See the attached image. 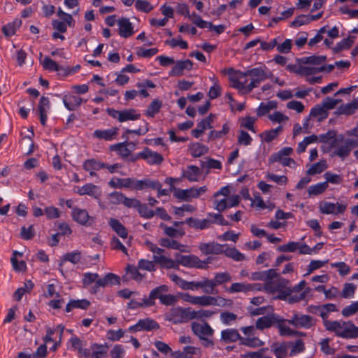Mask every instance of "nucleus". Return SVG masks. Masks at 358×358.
<instances>
[{
  "label": "nucleus",
  "mask_w": 358,
  "mask_h": 358,
  "mask_svg": "<svg viewBox=\"0 0 358 358\" xmlns=\"http://www.w3.org/2000/svg\"><path fill=\"white\" fill-rule=\"evenodd\" d=\"M326 330L334 332L338 337L343 338H358V327H356L352 322L335 320L333 322H325Z\"/></svg>",
  "instance_id": "obj_1"
},
{
  "label": "nucleus",
  "mask_w": 358,
  "mask_h": 358,
  "mask_svg": "<svg viewBox=\"0 0 358 358\" xmlns=\"http://www.w3.org/2000/svg\"><path fill=\"white\" fill-rule=\"evenodd\" d=\"M246 75H249L251 80L248 83L249 90L257 87L261 83L273 76L272 72L265 65L246 71Z\"/></svg>",
  "instance_id": "obj_2"
},
{
  "label": "nucleus",
  "mask_w": 358,
  "mask_h": 358,
  "mask_svg": "<svg viewBox=\"0 0 358 358\" xmlns=\"http://www.w3.org/2000/svg\"><path fill=\"white\" fill-rule=\"evenodd\" d=\"M164 319L174 324L187 323L191 320V308L173 307L164 314Z\"/></svg>",
  "instance_id": "obj_3"
},
{
  "label": "nucleus",
  "mask_w": 358,
  "mask_h": 358,
  "mask_svg": "<svg viewBox=\"0 0 358 358\" xmlns=\"http://www.w3.org/2000/svg\"><path fill=\"white\" fill-rule=\"evenodd\" d=\"M176 257H178V266L182 265L185 267L200 269L206 268L207 265L211 262L212 259L210 257H208L205 261H202L198 257L193 255H182L176 254Z\"/></svg>",
  "instance_id": "obj_4"
},
{
  "label": "nucleus",
  "mask_w": 358,
  "mask_h": 358,
  "mask_svg": "<svg viewBox=\"0 0 358 358\" xmlns=\"http://www.w3.org/2000/svg\"><path fill=\"white\" fill-rule=\"evenodd\" d=\"M241 330L246 337L241 336V344L251 348L260 347L264 343L256 335V327L248 326L241 327Z\"/></svg>",
  "instance_id": "obj_5"
},
{
  "label": "nucleus",
  "mask_w": 358,
  "mask_h": 358,
  "mask_svg": "<svg viewBox=\"0 0 358 358\" xmlns=\"http://www.w3.org/2000/svg\"><path fill=\"white\" fill-rule=\"evenodd\" d=\"M317 320L308 315L294 313L287 322L296 328L310 329L315 326Z\"/></svg>",
  "instance_id": "obj_6"
},
{
  "label": "nucleus",
  "mask_w": 358,
  "mask_h": 358,
  "mask_svg": "<svg viewBox=\"0 0 358 358\" xmlns=\"http://www.w3.org/2000/svg\"><path fill=\"white\" fill-rule=\"evenodd\" d=\"M120 284V277L114 273H108L101 278H98L96 283L90 287V292L91 294H95L99 292L100 287H106L107 286Z\"/></svg>",
  "instance_id": "obj_7"
},
{
  "label": "nucleus",
  "mask_w": 358,
  "mask_h": 358,
  "mask_svg": "<svg viewBox=\"0 0 358 358\" xmlns=\"http://www.w3.org/2000/svg\"><path fill=\"white\" fill-rule=\"evenodd\" d=\"M347 206L339 203H331L329 201H321L319 203V210L320 213L325 215H338L343 213L346 210Z\"/></svg>",
  "instance_id": "obj_8"
},
{
  "label": "nucleus",
  "mask_w": 358,
  "mask_h": 358,
  "mask_svg": "<svg viewBox=\"0 0 358 358\" xmlns=\"http://www.w3.org/2000/svg\"><path fill=\"white\" fill-rule=\"evenodd\" d=\"M135 149L136 143L127 141L110 146V150L117 152V155L124 160L127 159Z\"/></svg>",
  "instance_id": "obj_9"
},
{
  "label": "nucleus",
  "mask_w": 358,
  "mask_h": 358,
  "mask_svg": "<svg viewBox=\"0 0 358 358\" xmlns=\"http://www.w3.org/2000/svg\"><path fill=\"white\" fill-rule=\"evenodd\" d=\"M71 216L76 222L83 226H91L94 222V218L90 216L85 209L73 208Z\"/></svg>",
  "instance_id": "obj_10"
},
{
  "label": "nucleus",
  "mask_w": 358,
  "mask_h": 358,
  "mask_svg": "<svg viewBox=\"0 0 358 358\" xmlns=\"http://www.w3.org/2000/svg\"><path fill=\"white\" fill-rule=\"evenodd\" d=\"M159 328V325L155 320L151 318H145L139 320L136 324L131 326L129 328V331L131 332L143 330L152 331L158 329Z\"/></svg>",
  "instance_id": "obj_11"
},
{
  "label": "nucleus",
  "mask_w": 358,
  "mask_h": 358,
  "mask_svg": "<svg viewBox=\"0 0 358 358\" xmlns=\"http://www.w3.org/2000/svg\"><path fill=\"white\" fill-rule=\"evenodd\" d=\"M191 329L194 334L201 338L206 336H213L214 330L207 322L199 323L192 322L191 324Z\"/></svg>",
  "instance_id": "obj_12"
},
{
  "label": "nucleus",
  "mask_w": 358,
  "mask_h": 358,
  "mask_svg": "<svg viewBox=\"0 0 358 358\" xmlns=\"http://www.w3.org/2000/svg\"><path fill=\"white\" fill-rule=\"evenodd\" d=\"M118 34L122 38H129L134 34V27L128 18L121 17L117 21Z\"/></svg>",
  "instance_id": "obj_13"
},
{
  "label": "nucleus",
  "mask_w": 358,
  "mask_h": 358,
  "mask_svg": "<svg viewBox=\"0 0 358 358\" xmlns=\"http://www.w3.org/2000/svg\"><path fill=\"white\" fill-rule=\"evenodd\" d=\"M226 245L219 244L215 242L202 243L199 245V248L204 255H220L222 254Z\"/></svg>",
  "instance_id": "obj_14"
},
{
  "label": "nucleus",
  "mask_w": 358,
  "mask_h": 358,
  "mask_svg": "<svg viewBox=\"0 0 358 358\" xmlns=\"http://www.w3.org/2000/svg\"><path fill=\"white\" fill-rule=\"evenodd\" d=\"M193 63L189 59L179 60L175 62L169 72L170 76H181L184 74L185 70H191L192 69Z\"/></svg>",
  "instance_id": "obj_15"
},
{
  "label": "nucleus",
  "mask_w": 358,
  "mask_h": 358,
  "mask_svg": "<svg viewBox=\"0 0 358 358\" xmlns=\"http://www.w3.org/2000/svg\"><path fill=\"white\" fill-rule=\"evenodd\" d=\"M173 196L180 201L186 202L191 201L192 199L198 198V194L196 193V187L185 189H176L173 192Z\"/></svg>",
  "instance_id": "obj_16"
},
{
  "label": "nucleus",
  "mask_w": 358,
  "mask_h": 358,
  "mask_svg": "<svg viewBox=\"0 0 358 358\" xmlns=\"http://www.w3.org/2000/svg\"><path fill=\"white\" fill-rule=\"evenodd\" d=\"M169 278L183 290H195L199 288V281H187L176 274H170Z\"/></svg>",
  "instance_id": "obj_17"
},
{
  "label": "nucleus",
  "mask_w": 358,
  "mask_h": 358,
  "mask_svg": "<svg viewBox=\"0 0 358 358\" xmlns=\"http://www.w3.org/2000/svg\"><path fill=\"white\" fill-rule=\"evenodd\" d=\"M141 159H145L149 164H160L164 158L162 155L158 152L152 151L148 148H145L142 152H140Z\"/></svg>",
  "instance_id": "obj_18"
},
{
  "label": "nucleus",
  "mask_w": 358,
  "mask_h": 358,
  "mask_svg": "<svg viewBox=\"0 0 358 358\" xmlns=\"http://www.w3.org/2000/svg\"><path fill=\"white\" fill-rule=\"evenodd\" d=\"M134 178H120L113 177L108 182V185L111 188H115V189L127 188V189H131L134 190Z\"/></svg>",
  "instance_id": "obj_19"
},
{
  "label": "nucleus",
  "mask_w": 358,
  "mask_h": 358,
  "mask_svg": "<svg viewBox=\"0 0 358 358\" xmlns=\"http://www.w3.org/2000/svg\"><path fill=\"white\" fill-rule=\"evenodd\" d=\"M158 187H159V181L157 180H150L149 178H144L143 180L134 179V190L141 191L145 189L155 190Z\"/></svg>",
  "instance_id": "obj_20"
},
{
  "label": "nucleus",
  "mask_w": 358,
  "mask_h": 358,
  "mask_svg": "<svg viewBox=\"0 0 358 358\" xmlns=\"http://www.w3.org/2000/svg\"><path fill=\"white\" fill-rule=\"evenodd\" d=\"M279 321V316L275 314L267 315L258 318L255 323L257 329L263 330L271 327L274 324Z\"/></svg>",
  "instance_id": "obj_21"
},
{
  "label": "nucleus",
  "mask_w": 358,
  "mask_h": 358,
  "mask_svg": "<svg viewBox=\"0 0 358 358\" xmlns=\"http://www.w3.org/2000/svg\"><path fill=\"white\" fill-rule=\"evenodd\" d=\"M50 108V101L48 97L41 96L38 106V113L41 124L45 126L47 121V113Z\"/></svg>",
  "instance_id": "obj_22"
},
{
  "label": "nucleus",
  "mask_w": 358,
  "mask_h": 358,
  "mask_svg": "<svg viewBox=\"0 0 358 358\" xmlns=\"http://www.w3.org/2000/svg\"><path fill=\"white\" fill-rule=\"evenodd\" d=\"M118 131L117 127H111L105 130L96 129L93 133V137L101 140L112 141L117 136Z\"/></svg>",
  "instance_id": "obj_23"
},
{
  "label": "nucleus",
  "mask_w": 358,
  "mask_h": 358,
  "mask_svg": "<svg viewBox=\"0 0 358 358\" xmlns=\"http://www.w3.org/2000/svg\"><path fill=\"white\" fill-rule=\"evenodd\" d=\"M153 260L155 263L159 264L160 266L164 268L178 269L179 268L178 257H176V259L173 260L163 255H155L153 256Z\"/></svg>",
  "instance_id": "obj_24"
},
{
  "label": "nucleus",
  "mask_w": 358,
  "mask_h": 358,
  "mask_svg": "<svg viewBox=\"0 0 358 358\" xmlns=\"http://www.w3.org/2000/svg\"><path fill=\"white\" fill-rule=\"evenodd\" d=\"M153 260L155 263L159 264L160 266L164 268L178 269L179 268L178 257H176V259L173 260L163 255H155L153 256Z\"/></svg>",
  "instance_id": "obj_25"
},
{
  "label": "nucleus",
  "mask_w": 358,
  "mask_h": 358,
  "mask_svg": "<svg viewBox=\"0 0 358 358\" xmlns=\"http://www.w3.org/2000/svg\"><path fill=\"white\" fill-rule=\"evenodd\" d=\"M185 222L189 227L197 230L208 229L211 226L212 224H213V220L209 219L208 217L202 220L189 217L187 218Z\"/></svg>",
  "instance_id": "obj_26"
},
{
  "label": "nucleus",
  "mask_w": 358,
  "mask_h": 358,
  "mask_svg": "<svg viewBox=\"0 0 358 358\" xmlns=\"http://www.w3.org/2000/svg\"><path fill=\"white\" fill-rule=\"evenodd\" d=\"M290 348L289 343L282 342L275 343L271 346V351L274 354L276 358H285L288 355Z\"/></svg>",
  "instance_id": "obj_27"
},
{
  "label": "nucleus",
  "mask_w": 358,
  "mask_h": 358,
  "mask_svg": "<svg viewBox=\"0 0 358 358\" xmlns=\"http://www.w3.org/2000/svg\"><path fill=\"white\" fill-rule=\"evenodd\" d=\"M63 103L69 110H75L83 103V99L78 95H65L63 98Z\"/></svg>",
  "instance_id": "obj_28"
},
{
  "label": "nucleus",
  "mask_w": 358,
  "mask_h": 358,
  "mask_svg": "<svg viewBox=\"0 0 358 358\" xmlns=\"http://www.w3.org/2000/svg\"><path fill=\"white\" fill-rule=\"evenodd\" d=\"M169 290V288L166 285H161L159 286L152 290L149 294L148 297H147L148 302L147 305H150V306H152L155 304V299H159L161 301L162 297L164 295L163 294L164 292H167Z\"/></svg>",
  "instance_id": "obj_29"
},
{
  "label": "nucleus",
  "mask_w": 358,
  "mask_h": 358,
  "mask_svg": "<svg viewBox=\"0 0 358 358\" xmlns=\"http://www.w3.org/2000/svg\"><path fill=\"white\" fill-rule=\"evenodd\" d=\"M213 115L210 114L206 118L202 120L200 122L197 124L196 128L192 131V135L195 138H199L206 130V129L212 128L211 123L213 122Z\"/></svg>",
  "instance_id": "obj_30"
},
{
  "label": "nucleus",
  "mask_w": 358,
  "mask_h": 358,
  "mask_svg": "<svg viewBox=\"0 0 358 358\" xmlns=\"http://www.w3.org/2000/svg\"><path fill=\"white\" fill-rule=\"evenodd\" d=\"M255 285L245 282H234L227 289L229 293L248 292L254 290Z\"/></svg>",
  "instance_id": "obj_31"
},
{
  "label": "nucleus",
  "mask_w": 358,
  "mask_h": 358,
  "mask_svg": "<svg viewBox=\"0 0 358 358\" xmlns=\"http://www.w3.org/2000/svg\"><path fill=\"white\" fill-rule=\"evenodd\" d=\"M221 339L226 343L239 341L241 343V336L238 333V330L235 329H227L222 331Z\"/></svg>",
  "instance_id": "obj_32"
},
{
  "label": "nucleus",
  "mask_w": 358,
  "mask_h": 358,
  "mask_svg": "<svg viewBox=\"0 0 358 358\" xmlns=\"http://www.w3.org/2000/svg\"><path fill=\"white\" fill-rule=\"evenodd\" d=\"M108 224L112 228V229L115 231V233L122 238H126L127 237V229L117 219L110 218Z\"/></svg>",
  "instance_id": "obj_33"
},
{
  "label": "nucleus",
  "mask_w": 358,
  "mask_h": 358,
  "mask_svg": "<svg viewBox=\"0 0 358 358\" xmlns=\"http://www.w3.org/2000/svg\"><path fill=\"white\" fill-rule=\"evenodd\" d=\"M285 320L279 317V321H277L279 332L281 336H304L305 334L296 330L290 329L285 324Z\"/></svg>",
  "instance_id": "obj_34"
},
{
  "label": "nucleus",
  "mask_w": 358,
  "mask_h": 358,
  "mask_svg": "<svg viewBox=\"0 0 358 358\" xmlns=\"http://www.w3.org/2000/svg\"><path fill=\"white\" fill-rule=\"evenodd\" d=\"M108 346L105 344L92 343L91 345V358H105Z\"/></svg>",
  "instance_id": "obj_35"
},
{
  "label": "nucleus",
  "mask_w": 358,
  "mask_h": 358,
  "mask_svg": "<svg viewBox=\"0 0 358 358\" xmlns=\"http://www.w3.org/2000/svg\"><path fill=\"white\" fill-rule=\"evenodd\" d=\"M189 152L193 157H199L208 152V148L200 143H193L189 145Z\"/></svg>",
  "instance_id": "obj_36"
},
{
  "label": "nucleus",
  "mask_w": 358,
  "mask_h": 358,
  "mask_svg": "<svg viewBox=\"0 0 358 358\" xmlns=\"http://www.w3.org/2000/svg\"><path fill=\"white\" fill-rule=\"evenodd\" d=\"M90 306V301L87 299L71 300L66 305L65 310L69 313L73 308L86 310Z\"/></svg>",
  "instance_id": "obj_37"
},
{
  "label": "nucleus",
  "mask_w": 358,
  "mask_h": 358,
  "mask_svg": "<svg viewBox=\"0 0 358 358\" xmlns=\"http://www.w3.org/2000/svg\"><path fill=\"white\" fill-rule=\"evenodd\" d=\"M159 244L162 247H164V248L177 250H180L181 252L185 251V250H184L185 245L173 239H169L168 238H162L159 240Z\"/></svg>",
  "instance_id": "obj_38"
},
{
  "label": "nucleus",
  "mask_w": 358,
  "mask_h": 358,
  "mask_svg": "<svg viewBox=\"0 0 358 358\" xmlns=\"http://www.w3.org/2000/svg\"><path fill=\"white\" fill-rule=\"evenodd\" d=\"M199 288L202 289L203 292L207 294H214V289L217 287L213 279L203 278L201 281H199Z\"/></svg>",
  "instance_id": "obj_39"
},
{
  "label": "nucleus",
  "mask_w": 358,
  "mask_h": 358,
  "mask_svg": "<svg viewBox=\"0 0 358 358\" xmlns=\"http://www.w3.org/2000/svg\"><path fill=\"white\" fill-rule=\"evenodd\" d=\"M162 106V102L158 99H155L149 104L148 108L145 111V115L149 117H154L157 114Z\"/></svg>",
  "instance_id": "obj_40"
},
{
  "label": "nucleus",
  "mask_w": 358,
  "mask_h": 358,
  "mask_svg": "<svg viewBox=\"0 0 358 358\" xmlns=\"http://www.w3.org/2000/svg\"><path fill=\"white\" fill-rule=\"evenodd\" d=\"M223 254L229 258L232 259L236 262H241L245 259V255L240 252L235 248H229L227 245H226V248H224Z\"/></svg>",
  "instance_id": "obj_41"
},
{
  "label": "nucleus",
  "mask_w": 358,
  "mask_h": 358,
  "mask_svg": "<svg viewBox=\"0 0 358 358\" xmlns=\"http://www.w3.org/2000/svg\"><path fill=\"white\" fill-rule=\"evenodd\" d=\"M22 21L15 20L12 22L8 23L2 27V31L6 36H11L14 35L17 29L20 27Z\"/></svg>",
  "instance_id": "obj_42"
},
{
  "label": "nucleus",
  "mask_w": 358,
  "mask_h": 358,
  "mask_svg": "<svg viewBox=\"0 0 358 358\" xmlns=\"http://www.w3.org/2000/svg\"><path fill=\"white\" fill-rule=\"evenodd\" d=\"M141 114L138 113L136 110L134 108H129L121 110L120 122L129 120H137L140 119Z\"/></svg>",
  "instance_id": "obj_43"
},
{
  "label": "nucleus",
  "mask_w": 358,
  "mask_h": 358,
  "mask_svg": "<svg viewBox=\"0 0 358 358\" xmlns=\"http://www.w3.org/2000/svg\"><path fill=\"white\" fill-rule=\"evenodd\" d=\"M104 163L95 159H87L83 162V168L85 171H99L103 169Z\"/></svg>",
  "instance_id": "obj_44"
},
{
  "label": "nucleus",
  "mask_w": 358,
  "mask_h": 358,
  "mask_svg": "<svg viewBox=\"0 0 358 358\" xmlns=\"http://www.w3.org/2000/svg\"><path fill=\"white\" fill-rule=\"evenodd\" d=\"M328 166L326 160H320V162L311 165L309 169L306 171L307 175L313 176L320 174L327 169Z\"/></svg>",
  "instance_id": "obj_45"
},
{
  "label": "nucleus",
  "mask_w": 358,
  "mask_h": 358,
  "mask_svg": "<svg viewBox=\"0 0 358 358\" xmlns=\"http://www.w3.org/2000/svg\"><path fill=\"white\" fill-rule=\"evenodd\" d=\"M356 37L354 36H349L346 38H344L339 43H337L336 46L333 48L334 52H339L343 50L350 48L354 43Z\"/></svg>",
  "instance_id": "obj_46"
},
{
  "label": "nucleus",
  "mask_w": 358,
  "mask_h": 358,
  "mask_svg": "<svg viewBox=\"0 0 358 358\" xmlns=\"http://www.w3.org/2000/svg\"><path fill=\"white\" fill-rule=\"evenodd\" d=\"M200 175V169L198 166L190 165L187 167L185 172L183 173V177L186 178L189 181H198Z\"/></svg>",
  "instance_id": "obj_47"
},
{
  "label": "nucleus",
  "mask_w": 358,
  "mask_h": 358,
  "mask_svg": "<svg viewBox=\"0 0 358 358\" xmlns=\"http://www.w3.org/2000/svg\"><path fill=\"white\" fill-rule=\"evenodd\" d=\"M277 108V103L274 101H269L267 103H261L257 110V115L259 117L265 115L271 110Z\"/></svg>",
  "instance_id": "obj_48"
},
{
  "label": "nucleus",
  "mask_w": 358,
  "mask_h": 358,
  "mask_svg": "<svg viewBox=\"0 0 358 358\" xmlns=\"http://www.w3.org/2000/svg\"><path fill=\"white\" fill-rule=\"evenodd\" d=\"M329 187L327 182H319L313 185H310L308 189L309 196H317L324 192Z\"/></svg>",
  "instance_id": "obj_49"
},
{
  "label": "nucleus",
  "mask_w": 358,
  "mask_h": 358,
  "mask_svg": "<svg viewBox=\"0 0 358 358\" xmlns=\"http://www.w3.org/2000/svg\"><path fill=\"white\" fill-rule=\"evenodd\" d=\"M324 69V67L300 66L297 70V73L300 75L308 76L322 72Z\"/></svg>",
  "instance_id": "obj_50"
},
{
  "label": "nucleus",
  "mask_w": 358,
  "mask_h": 358,
  "mask_svg": "<svg viewBox=\"0 0 358 358\" xmlns=\"http://www.w3.org/2000/svg\"><path fill=\"white\" fill-rule=\"evenodd\" d=\"M293 152V149L290 147H285L280 150L278 152L273 154L270 157L271 162H277L278 160H281L285 157L289 156Z\"/></svg>",
  "instance_id": "obj_51"
},
{
  "label": "nucleus",
  "mask_w": 358,
  "mask_h": 358,
  "mask_svg": "<svg viewBox=\"0 0 358 358\" xmlns=\"http://www.w3.org/2000/svg\"><path fill=\"white\" fill-rule=\"evenodd\" d=\"M215 313L210 310L201 309L194 310L191 308V320H202L210 318Z\"/></svg>",
  "instance_id": "obj_52"
},
{
  "label": "nucleus",
  "mask_w": 358,
  "mask_h": 358,
  "mask_svg": "<svg viewBox=\"0 0 358 358\" xmlns=\"http://www.w3.org/2000/svg\"><path fill=\"white\" fill-rule=\"evenodd\" d=\"M290 344V356H294L305 350V345L301 339H297L295 342L287 341Z\"/></svg>",
  "instance_id": "obj_53"
},
{
  "label": "nucleus",
  "mask_w": 358,
  "mask_h": 358,
  "mask_svg": "<svg viewBox=\"0 0 358 358\" xmlns=\"http://www.w3.org/2000/svg\"><path fill=\"white\" fill-rule=\"evenodd\" d=\"M147 296H145L142 299H131L130 301L127 303V308L129 309H138L140 308L150 307V305H147L148 302Z\"/></svg>",
  "instance_id": "obj_54"
},
{
  "label": "nucleus",
  "mask_w": 358,
  "mask_h": 358,
  "mask_svg": "<svg viewBox=\"0 0 358 358\" xmlns=\"http://www.w3.org/2000/svg\"><path fill=\"white\" fill-rule=\"evenodd\" d=\"M357 109V106L352 101L351 103L340 106L337 110V113L339 115H350L354 114Z\"/></svg>",
  "instance_id": "obj_55"
},
{
  "label": "nucleus",
  "mask_w": 358,
  "mask_h": 358,
  "mask_svg": "<svg viewBox=\"0 0 358 358\" xmlns=\"http://www.w3.org/2000/svg\"><path fill=\"white\" fill-rule=\"evenodd\" d=\"M327 57L324 55H312L310 57H303L301 61L303 64L320 65L324 63Z\"/></svg>",
  "instance_id": "obj_56"
},
{
  "label": "nucleus",
  "mask_w": 358,
  "mask_h": 358,
  "mask_svg": "<svg viewBox=\"0 0 358 358\" xmlns=\"http://www.w3.org/2000/svg\"><path fill=\"white\" fill-rule=\"evenodd\" d=\"M252 142V138L250 135L244 130L238 131L237 136V143L239 145L248 146Z\"/></svg>",
  "instance_id": "obj_57"
},
{
  "label": "nucleus",
  "mask_w": 358,
  "mask_h": 358,
  "mask_svg": "<svg viewBox=\"0 0 358 358\" xmlns=\"http://www.w3.org/2000/svg\"><path fill=\"white\" fill-rule=\"evenodd\" d=\"M124 194L120 192H113L108 194V203L113 206H117L123 203Z\"/></svg>",
  "instance_id": "obj_58"
},
{
  "label": "nucleus",
  "mask_w": 358,
  "mask_h": 358,
  "mask_svg": "<svg viewBox=\"0 0 358 358\" xmlns=\"http://www.w3.org/2000/svg\"><path fill=\"white\" fill-rule=\"evenodd\" d=\"M41 64L43 65V67L45 70H48L50 71H59L62 69L61 66L57 62H55L48 57H45L41 61Z\"/></svg>",
  "instance_id": "obj_59"
},
{
  "label": "nucleus",
  "mask_w": 358,
  "mask_h": 358,
  "mask_svg": "<svg viewBox=\"0 0 358 358\" xmlns=\"http://www.w3.org/2000/svg\"><path fill=\"white\" fill-rule=\"evenodd\" d=\"M99 277L98 273L87 272L84 273L82 280L83 287L87 288L93 282L96 283L98 278Z\"/></svg>",
  "instance_id": "obj_60"
},
{
  "label": "nucleus",
  "mask_w": 358,
  "mask_h": 358,
  "mask_svg": "<svg viewBox=\"0 0 358 358\" xmlns=\"http://www.w3.org/2000/svg\"><path fill=\"white\" fill-rule=\"evenodd\" d=\"M324 178H325L326 181L324 182H327L328 185L329 183L334 184V185H339L343 182V177L341 175L333 173L330 171H327L324 174Z\"/></svg>",
  "instance_id": "obj_61"
},
{
  "label": "nucleus",
  "mask_w": 358,
  "mask_h": 358,
  "mask_svg": "<svg viewBox=\"0 0 358 358\" xmlns=\"http://www.w3.org/2000/svg\"><path fill=\"white\" fill-rule=\"evenodd\" d=\"M229 131V127L228 126V124L225 123L223 125L222 130H220V131L212 130L208 134V140L211 141V140H215V139H217V138H221L222 136H224V135L228 134Z\"/></svg>",
  "instance_id": "obj_62"
},
{
  "label": "nucleus",
  "mask_w": 358,
  "mask_h": 358,
  "mask_svg": "<svg viewBox=\"0 0 358 358\" xmlns=\"http://www.w3.org/2000/svg\"><path fill=\"white\" fill-rule=\"evenodd\" d=\"M99 187L92 183H87L80 187L77 192L79 195H93Z\"/></svg>",
  "instance_id": "obj_63"
},
{
  "label": "nucleus",
  "mask_w": 358,
  "mask_h": 358,
  "mask_svg": "<svg viewBox=\"0 0 358 358\" xmlns=\"http://www.w3.org/2000/svg\"><path fill=\"white\" fill-rule=\"evenodd\" d=\"M237 319V315L229 311L222 312L220 314V320L224 325H230Z\"/></svg>",
  "instance_id": "obj_64"
}]
</instances>
